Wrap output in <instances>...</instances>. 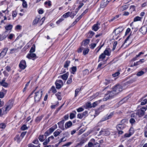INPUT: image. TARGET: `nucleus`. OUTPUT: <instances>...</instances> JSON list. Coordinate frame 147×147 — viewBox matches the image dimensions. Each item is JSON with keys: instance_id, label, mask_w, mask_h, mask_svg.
Segmentation results:
<instances>
[{"instance_id": "nucleus-26", "label": "nucleus", "mask_w": 147, "mask_h": 147, "mask_svg": "<svg viewBox=\"0 0 147 147\" xmlns=\"http://www.w3.org/2000/svg\"><path fill=\"white\" fill-rule=\"evenodd\" d=\"M90 41V39H86L82 42V45L85 46L89 43Z\"/></svg>"}, {"instance_id": "nucleus-61", "label": "nucleus", "mask_w": 147, "mask_h": 147, "mask_svg": "<svg viewBox=\"0 0 147 147\" xmlns=\"http://www.w3.org/2000/svg\"><path fill=\"white\" fill-rule=\"evenodd\" d=\"M6 126L5 125L4 123H2L0 124V128L2 129H4Z\"/></svg>"}, {"instance_id": "nucleus-54", "label": "nucleus", "mask_w": 147, "mask_h": 147, "mask_svg": "<svg viewBox=\"0 0 147 147\" xmlns=\"http://www.w3.org/2000/svg\"><path fill=\"white\" fill-rule=\"evenodd\" d=\"M120 72L119 71H117L115 73L112 74V76L113 77H116L118 76L120 74Z\"/></svg>"}, {"instance_id": "nucleus-48", "label": "nucleus", "mask_w": 147, "mask_h": 147, "mask_svg": "<svg viewBox=\"0 0 147 147\" xmlns=\"http://www.w3.org/2000/svg\"><path fill=\"white\" fill-rule=\"evenodd\" d=\"M55 95L57 96V98L59 100H61L62 97L60 95V93L59 92L55 94Z\"/></svg>"}, {"instance_id": "nucleus-45", "label": "nucleus", "mask_w": 147, "mask_h": 147, "mask_svg": "<svg viewBox=\"0 0 147 147\" xmlns=\"http://www.w3.org/2000/svg\"><path fill=\"white\" fill-rule=\"evenodd\" d=\"M71 72L73 74H74L75 72L76 71L77 68L76 67L74 66L71 68Z\"/></svg>"}, {"instance_id": "nucleus-27", "label": "nucleus", "mask_w": 147, "mask_h": 147, "mask_svg": "<svg viewBox=\"0 0 147 147\" xmlns=\"http://www.w3.org/2000/svg\"><path fill=\"white\" fill-rule=\"evenodd\" d=\"M6 79L5 78H4L2 80V85L1 86L5 87H7L8 85V84L6 82H5Z\"/></svg>"}, {"instance_id": "nucleus-50", "label": "nucleus", "mask_w": 147, "mask_h": 147, "mask_svg": "<svg viewBox=\"0 0 147 147\" xmlns=\"http://www.w3.org/2000/svg\"><path fill=\"white\" fill-rule=\"evenodd\" d=\"M35 47L34 45H33L30 49V53H32L34 52L35 51Z\"/></svg>"}, {"instance_id": "nucleus-46", "label": "nucleus", "mask_w": 147, "mask_h": 147, "mask_svg": "<svg viewBox=\"0 0 147 147\" xmlns=\"http://www.w3.org/2000/svg\"><path fill=\"white\" fill-rule=\"evenodd\" d=\"M142 18L138 16H137L135 17L134 19V22H136L137 21H140Z\"/></svg>"}, {"instance_id": "nucleus-35", "label": "nucleus", "mask_w": 147, "mask_h": 147, "mask_svg": "<svg viewBox=\"0 0 147 147\" xmlns=\"http://www.w3.org/2000/svg\"><path fill=\"white\" fill-rule=\"evenodd\" d=\"M67 139L65 138V136H63L60 139L58 143L57 144L58 145H59L61 142H64L66 141Z\"/></svg>"}, {"instance_id": "nucleus-49", "label": "nucleus", "mask_w": 147, "mask_h": 147, "mask_svg": "<svg viewBox=\"0 0 147 147\" xmlns=\"http://www.w3.org/2000/svg\"><path fill=\"white\" fill-rule=\"evenodd\" d=\"M40 144H39L37 146H35L32 144H28V147H40Z\"/></svg>"}, {"instance_id": "nucleus-15", "label": "nucleus", "mask_w": 147, "mask_h": 147, "mask_svg": "<svg viewBox=\"0 0 147 147\" xmlns=\"http://www.w3.org/2000/svg\"><path fill=\"white\" fill-rule=\"evenodd\" d=\"M69 75V73L68 72H67L66 73L63 75L59 76L58 78H62L63 80H65L67 79Z\"/></svg>"}, {"instance_id": "nucleus-51", "label": "nucleus", "mask_w": 147, "mask_h": 147, "mask_svg": "<svg viewBox=\"0 0 147 147\" xmlns=\"http://www.w3.org/2000/svg\"><path fill=\"white\" fill-rule=\"evenodd\" d=\"M50 140H49V139L48 138L47 139H46L45 140V141L43 142V145H47L48 143L49 142Z\"/></svg>"}, {"instance_id": "nucleus-52", "label": "nucleus", "mask_w": 147, "mask_h": 147, "mask_svg": "<svg viewBox=\"0 0 147 147\" xmlns=\"http://www.w3.org/2000/svg\"><path fill=\"white\" fill-rule=\"evenodd\" d=\"M119 15H117L116 16H115L113 18L111 19L110 20V21L112 22L113 20H116L117 18H119Z\"/></svg>"}, {"instance_id": "nucleus-19", "label": "nucleus", "mask_w": 147, "mask_h": 147, "mask_svg": "<svg viewBox=\"0 0 147 147\" xmlns=\"http://www.w3.org/2000/svg\"><path fill=\"white\" fill-rule=\"evenodd\" d=\"M140 31L142 34H145L147 31V28L145 26H143L141 28Z\"/></svg>"}, {"instance_id": "nucleus-55", "label": "nucleus", "mask_w": 147, "mask_h": 147, "mask_svg": "<svg viewBox=\"0 0 147 147\" xmlns=\"http://www.w3.org/2000/svg\"><path fill=\"white\" fill-rule=\"evenodd\" d=\"M83 75H88L89 74L88 70L87 69H86L83 71Z\"/></svg>"}, {"instance_id": "nucleus-33", "label": "nucleus", "mask_w": 147, "mask_h": 147, "mask_svg": "<svg viewBox=\"0 0 147 147\" xmlns=\"http://www.w3.org/2000/svg\"><path fill=\"white\" fill-rule=\"evenodd\" d=\"M144 70L143 69L138 72L136 75L138 76H141L145 73Z\"/></svg>"}, {"instance_id": "nucleus-10", "label": "nucleus", "mask_w": 147, "mask_h": 147, "mask_svg": "<svg viewBox=\"0 0 147 147\" xmlns=\"http://www.w3.org/2000/svg\"><path fill=\"white\" fill-rule=\"evenodd\" d=\"M88 111H85L83 113H79L78 114L77 117L78 118L81 119L84 117H86L88 115Z\"/></svg>"}, {"instance_id": "nucleus-56", "label": "nucleus", "mask_w": 147, "mask_h": 147, "mask_svg": "<svg viewBox=\"0 0 147 147\" xmlns=\"http://www.w3.org/2000/svg\"><path fill=\"white\" fill-rule=\"evenodd\" d=\"M22 5L24 8H27L28 5L27 2L26 1L24 2H23Z\"/></svg>"}, {"instance_id": "nucleus-57", "label": "nucleus", "mask_w": 147, "mask_h": 147, "mask_svg": "<svg viewBox=\"0 0 147 147\" xmlns=\"http://www.w3.org/2000/svg\"><path fill=\"white\" fill-rule=\"evenodd\" d=\"M45 20V18H43L40 20L39 24H40V26H41L43 24Z\"/></svg>"}, {"instance_id": "nucleus-12", "label": "nucleus", "mask_w": 147, "mask_h": 147, "mask_svg": "<svg viewBox=\"0 0 147 147\" xmlns=\"http://www.w3.org/2000/svg\"><path fill=\"white\" fill-rule=\"evenodd\" d=\"M20 68L22 69H24L26 67V62L25 60H22L19 64Z\"/></svg>"}, {"instance_id": "nucleus-37", "label": "nucleus", "mask_w": 147, "mask_h": 147, "mask_svg": "<svg viewBox=\"0 0 147 147\" xmlns=\"http://www.w3.org/2000/svg\"><path fill=\"white\" fill-rule=\"evenodd\" d=\"M73 75H71L70 77L68 79V80L67 82V84H69L71 83L72 81V78Z\"/></svg>"}, {"instance_id": "nucleus-18", "label": "nucleus", "mask_w": 147, "mask_h": 147, "mask_svg": "<svg viewBox=\"0 0 147 147\" xmlns=\"http://www.w3.org/2000/svg\"><path fill=\"white\" fill-rule=\"evenodd\" d=\"M105 0H103L101 2L100 5V8H103L105 7L108 4V2L105 1Z\"/></svg>"}, {"instance_id": "nucleus-42", "label": "nucleus", "mask_w": 147, "mask_h": 147, "mask_svg": "<svg viewBox=\"0 0 147 147\" xmlns=\"http://www.w3.org/2000/svg\"><path fill=\"white\" fill-rule=\"evenodd\" d=\"M50 92H51L53 93H55L57 92V90L54 86H52L50 90Z\"/></svg>"}, {"instance_id": "nucleus-22", "label": "nucleus", "mask_w": 147, "mask_h": 147, "mask_svg": "<svg viewBox=\"0 0 147 147\" xmlns=\"http://www.w3.org/2000/svg\"><path fill=\"white\" fill-rule=\"evenodd\" d=\"M0 111L1 112V113L2 116L4 114H7L8 112L6 109H5V107H4L0 109Z\"/></svg>"}, {"instance_id": "nucleus-7", "label": "nucleus", "mask_w": 147, "mask_h": 147, "mask_svg": "<svg viewBox=\"0 0 147 147\" xmlns=\"http://www.w3.org/2000/svg\"><path fill=\"white\" fill-rule=\"evenodd\" d=\"M113 115V113H111L109 114H107L106 115L104 116L103 117H102L100 120V121L102 122L109 119L111 118Z\"/></svg>"}, {"instance_id": "nucleus-30", "label": "nucleus", "mask_w": 147, "mask_h": 147, "mask_svg": "<svg viewBox=\"0 0 147 147\" xmlns=\"http://www.w3.org/2000/svg\"><path fill=\"white\" fill-rule=\"evenodd\" d=\"M101 101V100H100L94 102L92 104V105L93 107H94L96 106H97L98 104H99L100 103V102Z\"/></svg>"}, {"instance_id": "nucleus-41", "label": "nucleus", "mask_w": 147, "mask_h": 147, "mask_svg": "<svg viewBox=\"0 0 147 147\" xmlns=\"http://www.w3.org/2000/svg\"><path fill=\"white\" fill-rule=\"evenodd\" d=\"M19 48V47H18L17 48H14L10 49V53L12 54L14 53L17 52L18 51V49Z\"/></svg>"}, {"instance_id": "nucleus-59", "label": "nucleus", "mask_w": 147, "mask_h": 147, "mask_svg": "<svg viewBox=\"0 0 147 147\" xmlns=\"http://www.w3.org/2000/svg\"><path fill=\"white\" fill-rule=\"evenodd\" d=\"M89 50L88 49H86L83 51V53L84 55L87 54L89 52Z\"/></svg>"}, {"instance_id": "nucleus-6", "label": "nucleus", "mask_w": 147, "mask_h": 147, "mask_svg": "<svg viewBox=\"0 0 147 147\" xmlns=\"http://www.w3.org/2000/svg\"><path fill=\"white\" fill-rule=\"evenodd\" d=\"M55 84L56 88L57 89H60L63 85V82L61 80H57Z\"/></svg>"}, {"instance_id": "nucleus-63", "label": "nucleus", "mask_w": 147, "mask_h": 147, "mask_svg": "<svg viewBox=\"0 0 147 147\" xmlns=\"http://www.w3.org/2000/svg\"><path fill=\"white\" fill-rule=\"evenodd\" d=\"M76 116V115L75 114L73 113H70L69 115L70 118L71 119H72L74 118Z\"/></svg>"}, {"instance_id": "nucleus-5", "label": "nucleus", "mask_w": 147, "mask_h": 147, "mask_svg": "<svg viewBox=\"0 0 147 147\" xmlns=\"http://www.w3.org/2000/svg\"><path fill=\"white\" fill-rule=\"evenodd\" d=\"M13 102L12 100H9L5 104V109L8 112L12 107Z\"/></svg>"}, {"instance_id": "nucleus-44", "label": "nucleus", "mask_w": 147, "mask_h": 147, "mask_svg": "<svg viewBox=\"0 0 147 147\" xmlns=\"http://www.w3.org/2000/svg\"><path fill=\"white\" fill-rule=\"evenodd\" d=\"M81 90V88H78L76 89V90H75V95H74L75 97H76L77 96L78 93Z\"/></svg>"}, {"instance_id": "nucleus-62", "label": "nucleus", "mask_w": 147, "mask_h": 147, "mask_svg": "<svg viewBox=\"0 0 147 147\" xmlns=\"http://www.w3.org/2000/svg\"><path fill=\"white\" fill-rule=\"evenodd\" d=\"M110 80H105V82H104V84L105 85H107L110 83Z\"/></svg>"}, {"instance_id": "nucleus-60", "label": "nucleus", "mask_w": 147, "mask_h": 147, "mask_svg": "<svg viewBox=\"0 0 147 147\" xmlns=\"http://www.w3.org/2000/svg\"><path fill=\"white\" fill-rule=\"evenodd\" d=\"M147 102V100L145 99L143 100V101L141 103V105H145Z\"/></svg>"}, {"instance_id": "nucleus-25", "label": "nucleus", "mask_w": 147, "mask_h": 147, "mask_svg": "<svg viewBox=\"0 0 147 147\" xmlns=\"http://www.w3.org/2000/svg\"><path fill=\"white\" fill-rule=\"evenodd\" d=\"M43 117V115L38 116L35 120V121L37 123H39Z\"/></svg>"}, {"instance_id": "nucleus-39", "label": "nucleus", "mask_w": 147, "mask_h": 147, "mask_svg": "<svg viewBox=\"0 0 147 147\" xmlns=\"http://www.w3.org/2000/svg\"><path fill=\"white\" fill-rule=\"evenodd\" d=\"M26 57L29 59H32L33 60L38 57L36 56H27Z\"/></svg>"}, {"instance_id": "nucleus-21", "label": "nucleus", "mask_w": 147, "mask_h": 147, "mask_svg": "<svg viewBox=\"0 0 147 147\" xmlns=\"http://www.w3.org/2000/svg\"><path fill=\"white\" fill-rule=\"evenodd\" d=\"M7 90L4 89H3L0 92V98H3L4 96L6 94Z\"/></svg>"}, {"instance_id": "nucleus-36", "label": "nucleus", "mask_w": 147, "mask_h": 147, "mask_svg": "<svg viewBox=\"0 0 147 147\" xmlns=\"http://www.w3.org/2000/svg\"><path fill=\"white\" fill-rule=\"evenodd\" d=\"M22 139V138L20 139V136H19V135H17L14 138L15 140L18 143H19L20 142Z\"/></svg>"}, {"instance_id": "nucleus-9", "label": "nucleus", "mask_w": 147, "mask_h": 147, "mask_svg": "<svg viewBox=\"0 0 147 147\" xmlns=\"http://www.w3.org/2000/svg\"><path fill=\"white\" fill-rule=\"evenodd\" d=\"M123 30L122 27H119L114 30L113 32V34L115 36H117L119 33L121 32Z\"/></svg>"}, {"instance_id": "nucleus-23", "label": "nucleus", "mask_w": 147, "mask_h": 147, "mask_svg": "<svg viewBox=\"0 0 147 147\" xmlns=\"http://www.w3.org/2000/svg\"><path fill=\"white\" fill-rule=\"evenodd\" d=\"M72 125V123L71 121L67 122L65 124V127L66 128L70 127Z\"/></svg>"}, {"instance_id": "nucleus-47", "label": "nucleus", "mask_w": 147, "mask_h": 147, "mask_svg": "<svg viewBox=\"0 0 147 147\" xmlns=\"http://www.w3.org/2000/svg\"><path fill=\"white\" fill-rule=\"evenodd\" d=\"M92 105V104H91L90 102H88L86 104V107L88 108H91L93 107Z\"/></svg>"}, {"instance_id": "nucleus-1", "label": "nucleus", "mask_w": 147, "mask_h": 147, "mask_svg": "<svg viewBox=\"0 0 147 147\" xmlns=\"http://www.w3.org/2000/svg\"><path fill=\"white\" fill-rule=\"evenodd\" d=\"M107 92V93L105 94V96L103 99L104 101H106L109 99L112 98L116 94L113 89L111 91H109Z\"/></svg>"}, {"instance_id": "nucleus-11", "label": "nucleus", "mask_w": 147, "mask_h": 147, "mask_svg": "<svg viewBox=\"0 0 147 147\" xmlns=\"http://www.w3.org/2000/svg\"><path fill=\"white\" fill-rule=\"evenodd\" d=\"M100 23L97 22L96 24H94L92 27V30L95 31H97L100 27Z\"/></svg>"}, {"instance_id": "nucleus-58", "label": "nucleus", "mask_w": 147, "mask_h": 147, "mask_svg": "<svg viewBox=\"0 0 147 147\" xmlns=\"http://www.w3.org/2000/svg\"><path fill=\"white\" fill-rule=\"evenodd\" d=\"M129 122L131 125H132L136 122V121L134 119L131 118L130 119Z\"/></svg>"}, {"instance_id": "nucleus-43", "label": "nucleus", "mask_w": 147, "mask_h": 147, "mask_svg": "<svg viewBox=\"0 0 147 147\" xmlns=\"http://www.w3.org/2000/svg\"><path fill=\"white\" fill-rule=\"evenodd\" d=\"M39 18H36L33 21V24L34 25L36 24L39 22Z\"/></svg>"}, {"instance_id": "nucleus-32", "label": "nucleus", "mask_w": 147, "mask_h": 147, "mask_svg": "<svg viewBox=\"0 0 147 147\" xmlns=\"http://www.w3.org/2000/svg\"><path fill=\"white\" fill-rule=\"evenodd\" d=\"M8 49V48H5L3 49V51L0 54V55H5Z\"/></svg>"}, {"instance_id": "nucleus-3", "label": "nucleus", "mask_w": 147, "mask_h": 147, "mask_svg": "<svg viewBox=\"0 0 147 147\" xmlns=\"http://www.w3.org/2000/svg\"><path fill=\"white\" fill-rule=\"evenodd\" d=\"M113 89L116 94L122 91L123 90L122 86L119 84H116L113 87Z\"/></svg>"}, {"instance_id": "nucleus-38", "label": "nucleus", "mask_w": 147, "mask_h": 147, "mask_svg": "<svg viewBox=\"0 0 147 147\" xmlns=\"http://www.w3.org/2000/svg\"><path fill=\"white\" fill-rule=\"evenodd\" d=\"M13 28V26L12 25L9 24L6 26L5 27V29L7 30H11Z\"/></svg>"}, {"instance_id": "nucleus-2", "label": "nucleus", "mask_w": 147, "mask_h": 147, "mask_svg": "<svg viewBox=\"0 0 147 147\" xmlns=\"http://www.w3.org/2000/svg\"><path fill=\"white\" fill-rule=\"evenodd\" d=\"M140 109L136 111L139 118L142 117L144 115L145 111L147 109V105L146 107H143L141 108Z\"/></svg>"}, {"instance_id": "nucleus-20", "label": "nucleus", "mask_w": 147, "mask_h": 147, "mask_svg": "<svg viewBox=\"0 0 147 147\" xmlns=\"http://www.w3.org/2000/svg\"><path fill=\"white\" fill-rule=\"evenodd\" d=\"M125 128V125L124 124H119L116 126V128L117 130H122Z\"/></svg>"}, {"instance_id": "nucleus-17", "label": "nucleus", "mask_w": 147, "mask_h": 147, "mask_svg": "<svg viewBox=\"0 0 147 147\" xmlns=\"http://www.w3.org/2000/svg\"><path fill=\"white\" fill-rule=\"evenodd\" d=\"M46 135H40L38 138L39 140L41 142H43L46 138V136H47V134Z\"/></svg>"}, {"instance_id": "nucleus-34", "label": "nucleus", "mask_w": 147, "mask_h": 147, "mask_svg": "<svg viewBox=\"0 0 147 147\" xmlns=\"http://www.w3.org/2000/svg\"><path fill=\"white\" fill-rule=\"evenodd\" d=\"M73 12H71L70 13L69 11H68L64 14L63 15V17L65 18H66L70 15V13H73Z\"/></svg>"}, {"instance_id": "nucleus-28", "label": "nucleus", "mask_w": 147, "mask_h": 147, "mask_svg": "<svg viewBox=\"0 0 147 147\" xmlns=\"http://www.w3.org/2000/svg\"><path fill=\"white\" fill-rule=\"evenodd\" d=\"M70 63V61L69 60H67L64 63L63 67L65 68H68Z\"/></svg>"}, {"instance_id": "nucleus-4", "label": "nucleus", "mask_w": 147, "mask_h": 147, "mask_svg": "<svg viewBox=\"0 0 147 147\" xmlns=\"http://www.w3.org/2000/svg\"><path fill=\"white\" fill-rule=\"evenodd\" d=\"M42 91H39L35 93L34 99L35 101L38 102L40 100L42 96Z\"/></svg>"}, {"instance_id": "nucleus-40", "label": "nucleus", "mask_w": 147, "mask_h": 147, "mask_svg": "<svg viewBox=\"0 0 147 147\" xmlns=\"http://www.w3.org/2000/svg\"><path fill=\"white\" fill-rule=\"evenodd\" d=\"M105 56H100L99 58V61H103V62L105 61L106 60H105Z\"/></svg>"}, {"instance_id": "nucleus-8", "label": "nucleus", "mask_w": 147, "mask_h": 147, "mask_svg": "<svg viewBox=\"0 0 147 147\" xmlns=\"http://www.w3.org/2000/svg\"><path fill=\"white\" fill-rule=\"evenodd\" d=\"M110 134V132L107 129H102L99 132V135H103L104 136H108Z\"/></svg>"}, {"instance_id": "nucleus-14", "label": "nucleus", "mask_w": 147, "mask_h": 147, "mask_svg": "<svg viewBox=\"0 0 147 147\" xmlns=\"http://www.w3.org/2000/svg\"><path fill=\"white\" fill-rule=\"evenodd\" d=\"M64 120H63L57 123L59 125V128L63 130H64L65 129L64 127Z\"/></svg>"}, {"instance_id": "nucleus-29", "label": "nucleus", "mask_w": 147, "mask_h": 147, "mask_svg": "<svg viewBox=\"0 0 147 147\" xmlns=\"http://www.w3.org/2000/svg\"><path fill=\"white\" fill-rule=\"evenodd\" d=\"M55 129L53 128L52 127L49 129V130L47 131L45 133V134H47V136H48L50 134H51L54 131Z\"/></svg>"}, {"instance_id": "nucleus-53", "label": "nucleus", "mask_w": 147, "mask_h": 147, "mask_svg": "<svg viewBox=\"0 0 147 147\" xmlns=\"http://www.w3.org/2000/svg\"><path fill=\"white\" fill-rule=\"evenodd\" d=\"M89 33L90 34L88 36V38H91L92 36L94 35V33L92 31H90L89 32Z\"/></svg>"}, {"instance_id": "nucleus-24", "label": "nucleus", "mask_w": 147, "mask_h": 147, "mask_svg": "<svg viewBox=\"0 0 147 147\" xmlns=\"http://www.w3.org/2000/svg\"><path fill=\"white\" fill-rule=\"evenodd\" d=\"M61 132L62 131L60 130L57 129L53 133V134L55 137H56L59 136Z\"/></svg>"}, {"instance_id": "nucleus-31", "label": "nucleus", "mask_w": 147, "mask_h": 147, "mask_svg": "<svg viewBox=\"0 0 147 147\" xmlns=\"http://www.w3.org/2000/svg\"><path fill=\"white\" fill-rule=\"evenodd\" d=\"M131 117L134 118L136 119H137L139 118L138 117V116L136 112V113L135 112L132 114L131 115Z\"/></svg>"}, {"instance_id": "nucleus-16", "label": "nucleus", "mask_w": 147, "mask_h": 147, "mask_svg": "<svg viewBox=\"0 0 147 147\" xmlns=\"http://www.w3.org/2000/svg\"><path fill=\"white\" fill-rule=\"evenodd\" d=\"M111 52V49L110 48H107L104 51L103 53H102L100 55H109Z\"/></svg>"}, {"instance_id": "nucleus-13", "label": "nucleus", "mask_w": 147, "mask_h": 147, "mask_svg": "<svg viewBox=\"0 0 147 147\" xmlns=\"http://www.w3.org/2000/svg\"><path fill=\"white\" fill-rule=\"evenodd\" d=\"M8 35L7 31H5L2 35L0 34V41H2Z\"/></svg>"}, {"instance_id": "nucleus-64", "label": "nucleus", "mask_w": 147, "mask_h": 147, "mask_svg": "<svg viewBox=\"0 0 147 147\" xmlns=\"http://www.w3.org/2000/svg\"><path fill=\"white\" fill-rule=\"evenodd\" d=\"M96 44L95 43H93L91 44L90 45V48L92 49H93L94 48L96 47Z\"/></svg>"}]
</instances>
